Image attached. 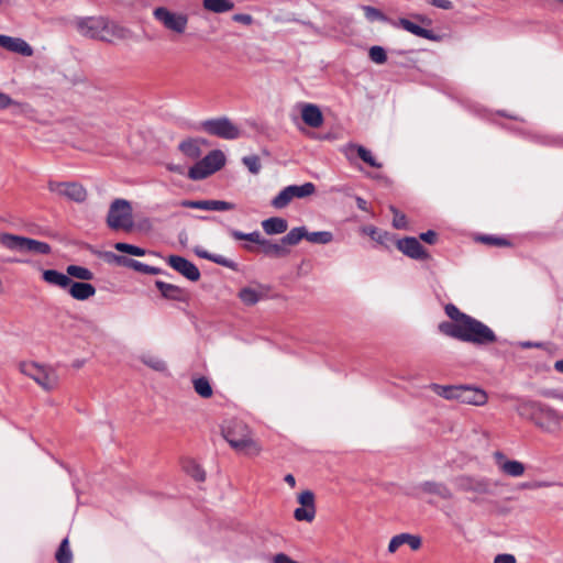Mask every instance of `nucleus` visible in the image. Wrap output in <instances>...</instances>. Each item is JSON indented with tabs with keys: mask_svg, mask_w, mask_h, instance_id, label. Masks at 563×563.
Here are the masks:
<instances>
[{
	"mask_svg": "<svg viewBox=\"0 0 563 563\" xmlns=\"http://www.w3.org/2000/svg\"><path fill=\"white\" fill-rule=\"evenodd\" d=\"M203 8L210 12L223 13L231 11L234 3L230 0H203Z\"/></svg>",
	"mask_w": 563,
	"mask_h": 563,
	"instance_id": "nucleus-33",
	"label": "nucleus"
},
{
	"mask_svg": "<svg viewBox=\"0 0 563 563\" xmlns=\"http://www.w3.org/2000/svg\"><path fill=\"white\" fill-rule=\"evenodd\" d=\"M397 247L411 258H424L427 252L416 238H405L397 242Z\"/></svg>",
	"mask_w": 563,
	"mask_h": 563,
	"instance_id": "nucleus-22",
	"label": "nucleus"
},
{
	"mask_svg": "<svg viewBox=\"0 0 563 563\" xmlns=\"http://www.w3.org/2000/svg\"><path fill=\"white\" fill-rule=\"evenodd\" d=\"M419 20H421V22H428L429 23V20L422 18V16H418Z\"/></svg>",
	"mask_w": 563,
	"mask_h": 563,
	"instance_id": "nucleus-64",
	"label": "nucleus"
},
{
	"mask_svg": "<svg viewBox=\"0 0 563 563\" xmlns=\"http://www.w3.org/2000/svg\"><path fill=\"white\" fill-rule=\"evenodd\" d=\"M167 169L173 172V173H177V174H184V168L179 165H174V164H167L166 165Z\"/></svg>",
	"mask_w": 563,
	"mask_h": 563,
	"instance_id": "nucleus-58",
	"label": "nucleus"
},
{
	"mask_svg": "<svg viewBox=\"0 0 563 563\" xmlns=\"http://www.w3.org/2000/svg\"><path fill=\"white\" fill-rule=\"evenodd\" d=\"M354 152L357 153L360 158L362 161H364L366 164H368L369 166L375 167V168H380L382 167V164L378 163L375 159V157L373 156V154L368 150H366L365 147H363L361 145H356V144H349L344 148V153L347 156V158H350L351 154L354 153Z\"/></svg>",
	"mask_w": 563,
	"mask_h": 563,
	"instance_id": "nucleus-25",
	"label": "nucleus"
},
{
	"mask_svg": "<svg viewBox=\"0 0 563 563\" xmlns=\"http://www.w3.org/2000/svg\"><path fill=\"white\" fill-rule=\"evenodd\" d=\"M493 459L498 472L504 476L519 478L526 474L527 465L525 463L512 460L500 451L494 452Z\"/></svg>",
	"mask_w": 563,
	"mask_h": 563,
	"instance_id": "nucleus-11",
	"label": "nucleus"
},
{
	"mask_svg": "<svg viewBox=\"0 0 563 563\" xmlns=\"http://www.w3.org/2000/svg\"><path fill=\"white\" fill-rule=\"evenodd\" d=\"M516 411L544 433L554 434L562 429V416L541 401L523 399L518 404Z\"/></svg>",
	"mask_w": 563,
	"mask_h": 563,
	"instance_id": "nucleus-3",
	"label": "nucleus"
},
{
	"mask_svg": "<svg viewBox=\"0 0 563 563\" xmlns=\"http://www.w3.org/2000/svg\"><path fill=\"white\" fill-rule=\"evenodd\" d=\"M431 388L437 395L448 400H457L459 386H443L434 384Z\"/></svg>",
	"mask_w": 563,
	"mask_h": 563,
	"instance_id": "nucleus-38",
	"label": "nucleus"
},
{
	"mask_svg": "<svg viewBox=\"0 0 563 563\" xmlns=\"http://www.w3.org/2000/svg\"><path fill=\"white\" fill-rule=\"evenodd\" d=\"M20 372L34 380L45 391H52L59 386V376L57 372L44 364L36 362H22L19 365Z\"/></svg>",
	"mask_w": 563,
	"mask_h": 563,
	"instance_id": "nucleus-6",
	"label": "nucleus"
},
{
	"mask_svg": "<svg viewBox=\"0 0 563 563\" xmlns=\"http://www.w3.org/2000/svg\"><path fill=\"white\" fill-rule=\"evenodd\" d=\"M393 213H394V218H393V225L396 228V229H406L407 228V219H406V216L399 211H397L395 208H390Z\"/></svg>",
	"mask_w": 563,
	"mask_h": 563,
	"instance_id": "nucleus-51",
	"label": "nucleus"
},
{
	"mask_svg": "<svg viewBox=\"0 0 563 563\" xmlns=\"http://www.w3.org/2000/svg\"><path fill=\"white\" fill-rule=\"evenodd\" d=\"M221 434L230 448L247 457H257L263 453L262 443L254 437L252 429L243 421L231 419L221 424Z\"/></svg>",
	"mask_w": 563,
	"mask_h": 563,
	"instance_id": "nucleus-2",
	"label": "nucleus"
},
{
	"mask_svg": "<svg viewBox=\"0 0 563 563\" xmlns=\"http://www.w3.org/2000/svg\"><path fill=\"white\" fill-rule=\"evenodd\" d=\"M225 162L224 153L220 150H213L189 169L188 176L194 180L205 179L220 170Z\"/></svg>",
	"mask_w": 563,
	"mask_h": 563,
	"instance_id": "nucleus-8",
	"label": "nucleus"
},
{
	"mask_svg": "<svg viewBox=\"0 0 563 563\" xmlns=\"http://www.w3.org/2000/svg\"><path fill=\"white\" fill-rule=\"evenodd\" d=\"M363 11H364L366 19L371 22L387 20L385 14L374 7L365 5V7H363Z\"/></svg>",
	"mask_w": 563,
	"mask_h": 563,
	"instance_id": "nucleus-46",
	"label": "nucleus"
},
{
	"mask_svg": "<svg viewBox=\"0 0 563 563\" xmlns=\"http://www.w3.org/2000/svg\"><path fill=\"white\" fill-rule=\"evenodd\" d=\"M398 25H400L402 29H405L406 31L410 32L411 34H413L416 36L428 38V40L433 38V36L429 30H426V29L412 23L411 21H409L407 19H399Z\"/></svg>",
	"mask_w": 563,
	"mask_h": 563,
	"instance_id": "nucleus-34",
	"label": "nucleus"
},
{
	"mask_svg": "<svg viewBox=\"0 0 563 563\" xmlns=\"http://www.w3.org/2000/svg\"><path fill=\"white\" fill-rule=\"evenodd\" d=\"M306 240L312 244H329L333 241V234L330 231L308 232Z\"/></svg>",
	"mask_w": 563,
	"mask_h": 563,
	"instance_id": "nucleus-37",
	"label": "nucleus"
},
{
	"mask_svg": "<svg viewBox=\"0 0 563 563\" xmlns=\"http://www.w3.org/2000/svg\"><path fill=\"white\" fill-rule=\"evenodd\" d=\"M184 207L194 209H203L212 211H229L235 208V205L223 200H197V201H184Z\"/></svg>",
	"mask_w": 563,
	"mask_h": 563,
	"instance_id": "nucleus-21",
	"label": "nucleus"
},
{
	"mask_svg": "<svg viewBox=\"0 0 563 563\" xmlns=\"http://www.w3.org/2000/svg\"><path fill=\"white\" fill-rule=\"evenodd\" d=\"M420 239L429 244H433L437 241V233L434 231H427L420 234Z\"/></svg>",
	"mask_w": 563,
	"mask_h": 563,
	"instance_id": "nucleus-55",
	"label": "nucleus"
},
{
	"mask_svg": "<svg viewBox=\"0 0 563 563\" xmlns=\"http://www.w3.org/2000/svg\"><path fill=\"white\" fill-rule=\"evenodd\" d=\"M261 245L263 246V252L267 255L280 256V255H284L287 253L283 246L275 244V243H269V242L265 241V244H261Z\"/></svg>",
	"mask_w": 563,
	"mask_h": 563,
	"instance_id": "nucleus-48",
	"label": "nucleus"
},
{
	"mask_svg": "<svg viewBox=\"0 0 563 563\" xmlns=\"http://www.w3.org/2000/svg\"><path fill=\"white\" fill-rule=\"evenodd\" d=\"M230 234L234 240L238 241L246 240L256 244H265V240L261 238V234L258 232L243 233L238 230H231Z\"/></svg>",
	"mask_w": 563,
	"mask_h": 563,
	"instance_id": "nucleus-44",
	"label": "nucleus"
},
{
	"mask_svg": "<svg viewBox=\"0 0 563 563\" xmlns=\"http://www.w3.org/2000/svg\"><path fill=\"white\" fill-rule=\"evenodd\" d=\"M155 285L159 292L162 294V296L168 300L184 301L186 299L185 290L176 285L164 283L161 280H157Z\"/></svg>",
	"mask_w": 563,
	"mask_h": 563,
	"instance_id": "nucleus-24",
	"label": "nucleus"
},
{
	"mask_svg": "<svg viewBox=\"0 0 563 563\" xmlns=\"http://www.w3.org/2000/svg\"><path fill=\"white\" fill-rule=\"evenodd\" d=\"M482 240L486 243L494 244V245H508V243L504 239L485 236Z\"/></svg>",
	"mask_w": 563,
	"mask_h": 563,
	"instance_id": "nucleus-57",
	"label": "nucleus"
},
{
	"mask_svg": "<svg viewBox=\"0 0 563 563\" xmlns=\"http://www.w3.org/2000/svg\"><path fill=\"white\" fill-rule=\"evenodd\" d=\"M269 294V287L258 282H251L242 286L236 297L246 307H253L266 299Z\"/></svg>",
	"mask_w": 563,
	"mask_h": 563,
	"instance_id": "nucleus-10",
	"label": "nucleus"
},
{
	"mask_svg": "<svg viewBox=\"0 0 563 563\" xmlns=\"http://www.w3.org/2000/svg\"><path fill=\"white\" fill-rule=\"evenodd\" d=\"M209 146L205 139H189L179 144V150L186 156L195 159L201 155L202 147Z\"/></svg>",
	"mask_w": 563,
	"mask_h": 563,
	"instance_id": "nucleus-23",
	"label": "nucleus"
},
{
	"mask_svg": "<svg viewBox=\"0 0 563 563\" xmlns=\"http://www.w3.org/2000/svg\"><path fill=\"white\" fill-rule=\"evenodd\" d=\"M291 191L288 187H285L273 200L272 206L276 209H284L292 200Z\"/></svg>",
	"mask_w": 563,
	"mask_h": 563,
	"instance_id": "nucleus-41",
	"label": "nucleus"
},
{
	"mask_svg": "<svg viewBox=\"0 0 563 563\" xmlns=\"http://www.w3.org/2000/svg\"><path fill=\"white\" fill-rule=\"evenodd\" d=\"M67 274L80 280H90L93 277L92 273L88 268L77 265H69L67 267Z\"/></svg>",
	"mask_w": 563,
	"mask_h": 563,
	"instance_id": "nucleus-43",
	"label": "nucleus"
},
{
	"mask_svg": "<svg viewBox=\"0 0 563 563\" xmlns=\"http://www.w3.org/2000/svg\"><path fill=\"white\" fill-rule=\"evenodd\" d=\"M457 484L459 487L465 492L478 495H489L492 493L489 481L486 478L464 475L459 477Z\"/></svg>",
	"mask_w": 563,
	"mask_h": 563,
	"instance_id": "nucleus-19",
	"label": "nucleus"
},
{
	"mask_svg": "<svg viewBox=\"0 0 563 563\" xmlns=\"http://www.w3.org/2000/svg\"><path fill=\"white\" fill-rule=\"evenodd\" d=\"M167 263L172 268H174L176 272H178L180 275H183L190 282L199 280L200 272L198 267L194 263L186 260L185 257L178 255H170L167 258Z\"/></svg>",
	"mask_w": 563,
	"mask_h": 563,
	"instance_id": "nucleus-17",
	"label": "nucleus"
},
{
	"mask_svg": "<svg viewBox=\"0 0 563 563\" xmlns=\"http://www.w3.org/2000/svg\"><path fill=\"white\" fill-rule=\"evenodd\" d=\"M77 32L86 37L112 42L121 40L123 36L122 27L108 22L102 16L81 18L75 21Z\"/></svg>",
	"mask_w": 563,
	"mask_h": 563,
	"instance_id": "nucleus-4",
	"label": "nucleus"
},
{
	"mask_svg": "<svg viewBox=\"0 0 563 563\" xmlns=\"http://www.w3.org/2000/svg\"><path fill=\"white\" fill-rule=\"evenodd\" d=\"M554 368H555L559 373H562V374H563V360L556 361V362L554 363Z\"/></svg>",
	"mask_w": 563,
	"mask_h": 563,
	"instance_id": "nucleus-61",
	"label": "nucleus"
},
{
	"mask_svg": "<svg viewBox=\"0 0 563 563\" xmlns=\"http://www.w3.org/2000/svg\"><path fill=\"white\" fill-rule=\"evenodd\" d=\"M43 279L47 284L58 286L60 288H67L70 285V278L55 269L43 271Z\"/></svg>",
	"mask_w": 563,
	"mask_h": 563,
	"instance_id": "nucleus-30",
	"label": "nucleus"
},
{
	"mask_svg": "<svg viewBox=\"0 0 563 563\" xmlns=\"http://www.w3.org/2000/svg\"><path fill=\"white\" fill-rule=\"evenodd\" d=\"M289 189L291 191L292 198H305L313 195L316 191V187L312 183H306L300 186L291 185L289 186Z\"/></svg>",
	"mask_w": 563,
	"mask_h": 563,
	"instance_id": "nucleus-40",
	"label": "nucleus"
},
{
	"mask_svg": "<svg viewBox=\"0 0 563 563\" xmlns=\"http://www.w3.org/2000/svg\"><path fill=\"white\" fill-rule=\"evenodd\" d=\"M233 20L245 25H250L253 22V18L250 14H235Z\"/></svg>",
	"mask_w": 563,
	"mask_h": 563,
	"instance_id": "nucleus-56",
	"label": "nucleus"
},
{
	"mask_svg": "<svg viewBox=\"0 0 563 563\" xmlns=\"http://www.w3.org/2000/svg\"><path fill=\"white\" fill-rule=\"evenodd\" d=\"M114 249L117 251H119V252L128 253V254H131V255H134V256H143V255H145V250L144 249H141V247L132 245V244L123 243V242L115 243L114 244Z\"/></svg>",
	"mask_w": 563,
	"mask_h": 563,
	"instance_id": "nucleus-45",
	"label": "nucleus"
},
{
	"mask_svg": "<svg viewBox=\"0 0 563 563\" xmlns=\"http://www.w3.org/2000/svg\"><path fill=\"white\" fill-rule=\"evenodd\" d=\"M299 507L295 509L294 517L297 521L311 522L316 517L314 494L309 490H302L297 496Z\"/></svg>",
	"mask_w": 563,
	"mask_h": 563,
	"instance_id": "nucleus-14",
	"label": "nucleus"
},
{
	"mask_svg": "<svg viewBox=\"0 0 563 563\" xmlns=\"http://www.w3.org/2000/svg\"><path fill=\"white\" fill-rule=\"evenodd\" d=\"M0 47L23 57H31L34 54L33 47L26 41L15 36L0 34Z\"/></svg>",
	"mask_w": 563,
	"mask_h": 563,
	"instance_id": "nucleus-18",
	"label": "nucleus"
},
{
	"mask_svg": "<svg viewBox=\"0 0 563 563\" xmlns=\"http://www.w3.org/2000/svg\"><path fill=\"white\" fill-rule=\"evenodd\" d=\"M130 266L133 267L136 271L144 272V273H150V274H156L157 273L156 268L150 267L148 265H145V264H143L141 262H137V261H131L130 262Z\"/></svg>",
	"mask_w": 563,
	"mask_h": 563,
	"instance_id": "nucleus-52",
	"label": "nucleus"
},
{
	"mask_svg": "<svg viewBox=\"0 0 563 563\" xmlns=\"http://www.w3.org/2000/svg\"><path fill=\"white\" fill-rule=\"evenodd\" d=\"M56 560L58 563H71L73 553L69 548L68 539H64L56 552Z\"/></svg>",
	"mask_w": 563,
	"mask_h": 563,
	"instance_id": "nucleus-42",
	"label": "nucleus"
},
{
	"mask_svg": "<svg viewBox=\"0 0 563 563\" xmlns=\"http://www.w3.org/2000/svg\"><path fill=\"white\" fill-rule=\"evenodd\" d=\"M284 481L291 487L294 488L296 486V479L295 477L291 475V474H287L284 478Z\"/></svg>",
	"mask_w": 563,
	"mask_h": 563,
	"instance_id": "nucleus-59",
	"label": "nucleus"
},
{
	"mask_svg": "<svg viewBox=\"0 0 563 563\" xmlns=\"http://www.w3.org/2000/svg\"><path fill=\"white\" fill-rule=\"evenodd\" d=\"M298 111L302 122L306 125L312 129H319L323 125L324 117L319 106L303 102L298 104Z\"/></svg>",
	"mask_w": 563,
	"mask_h": 563,
	"instance_id": "nucleus-16",
	"label": "nucleus"
},
{
	"mask_svg": "<svg viewBox=\"0 0 563 563\" xmlns=\"http://www.w3.org/2000/svg\"><path fill=\"white\" fill-rule=\"evenodd\" d=\"M307 229L305 227L292 228L283 239L282 242L286 245H297L301 240L306 239Z\"/></svg>",
	"mask_w": 563,
	"mask_h": 563,
	"instance_id": "nucleus-35",
	"label": "nucleus"
},
{
	"mask_svg": "<svg viewBox=\"0 0 563 563\" xmlns=\"http://www.w3.org/2000/svg\"><path fill=\"white\" fill-rule=\"evenodd\" d=\"M141 361L146 366L157 372H164L167 368L166 363L159 356L150 352L143 353L141 356Z\"/></svg>",
	"mask_w": 563,
	"mask_h": 563,
	"instance_id": "nucleus-36",
	"label": "nucleus"
},
{
	"mask_svg": "<svg viewBox=\"0 0 563 563\" xmlns=\"http://www.w3.org/2000/svg\"><path fill=\"white\" fill-rule=\"evenodd\" d=\"M536 488H547V487H551L552 484L549 483V482H538L533 485Z\"/></svg>",
	"mask_w": 563,
	"mask_h": 563,
	"instance_id": "nucleus-60",
	"label": "nucleus"
},
{
	"mask_svg": "<svg viewBox=\"0 0 563 563\" xmlns=\"http://www.w3.org/2000/svg\"><path fill=\"white\" fill-rule=\"evenodd\" d=\"M196 254L201 258L209 260V261L217 263L219 265H222L224 267L234 268V266H235L232 261H230L221 255L210 254L209 252H207L205 250L197 249Z\"/></svg>",
	"mask_w": 563,
	"mask_h": 563,
	"instance_id": "nucleus-39",
	"label": "nucleus"
},
{
	"mask_svg": "<svg viewBox=\"0 0 563 563\" xmlns=\"http://www.w3.org/2000/svg\"><path fill=\"white\" fill-rule=\"evenodd\" d=\"M8 3V0H0V9Z\"/></svg>",
	"mask_w": 563,
	"mask_h": 563,
	"instance_id": "nucleus-63",
	"label": "nucleus"
},
{
	"mask_svg": "<svg viewBox=\"0 0 563 563\" xmlns=\"http://www.w3.org/2000/svg\"><path fill=\"white\" fill-rule=\"evenodd\" d=\"M154 18L168 31L175 34H184L188 27V15L181 12L170 11L165 7L156 8Z\"/></svg>",
	"mask_w": 563,
	"mask_h": 563,
	"instance_id": "nucleus-9",
	"label": "nucleus"
},
{
	"mask_svg": "<svg viewBox=\"0 0 563 563\" xmlns=\"http://www.w3.org/2000/svg\"><path fill=\"white\" fill-rule=\"evenodd\" d=\"M69 287V294L73 298L77 300H86L95 295L96 289L91 284L88 283H79L75 282L73 283L70 280Z\"/></svg>",
	"mask_w": 563,
	"mask_h": 563,
	"instance_id": "nucleus-28",
	"label": "nucleus"
},
{
	"mask_svg": "<svg viewBox=\"0 0 563 563\" xmlns=\"http://www.w3.org/2000/svg\"><path fill=\"white\" fill-rule=\"evenodd\" d=\"M12 109L15 114H25L30 111V106L12 99L9 95L0 91V110Z\"/></svg>",
	"mask_w": 563,
	"mask_h": 563,
	"instance_id": "nucleus-27",
	"label": "nucleus"
},
{
	"mask_svg": "<svg viewBox=\"0 0 563 563\" xmlns=\"http://www.w3.org/2000/svg\"><path fill=\"white\" fill-rule=\"evenodd\" d=\"M191 382L195 393L201 398L209 399L213 396V388L207 377L197 376Z\"/></svg>",
	"mask_w": 563,
	"mask_h": 563,
	"instance_id": "nucleus-31",
	"label": "nucleus"
},
{
	"mask_svg": "<svg viewBox=\"0 0 563 563\" xmlns=\"http://www.w3.org/2000/svg\"><path fill=\"white\" fill-rule=\"evenodd\" d=\"M493 563H517V559L510 553H500L494 558Z\"/></svg>",
	"mask_w": 563,
	"mask_h": 563,
	"instance_id": "nucleus-53",
	"label": "nucleus"
},
{
	"mask_svg": "<svg viewBox=\"0 0 563 563\" xmlns=\"http://www.w3.org/2000/svg\"><path fill=\"white\" fill-rule=\"evenodd\" d=\"M422 540L417 534L411 533H400L394 536L388 544V552L394 554L398 551V549L402 545H408L411 550L417 551L421 548Z\"/></svg>",
	"mask_w": 563,
	"mask_h": 563,
	"instance_id": "nucleus-20",
	"label": "nucleus"
},
{
	"mask_svg": "<svg viewBox=\"0 0 563 563\" xmlns=\"http://www.w3.org/2000/svg\"><path fill=\"white\" fill-rule=\"evenodd\" d=\"M421 488L424 493L437 495L443 499H451L453 497L452 490L441 483L426 482Z\"/></svg>",
	"mask_w": 563,
	"mask_h": 563,
	"instance_id": "nucleus-32",
	"label": "nucleus"
},
{
	"mask_svg": "<svg viewBox=\"0 0 563 563\" xmlns=\"http://www.w3.org/2000/svg\"><path fill=\"white\" fill-rule=\"evenodd\" d=\"M262 228L268 235L285 233L288 229V222L284 218L272 217L262 221Z\"/></svg>",
	"mask_w": 563,
	"mask_h": 563,
	"instance_id": "nucleus-26",
	"label": "nucleus"
},
{
	"mask_svg": "<svg viewBox=\"0 0 563 563\" xmlns=\"http://www.w3.org/2000/svg\"><path fill=\"white\" fill-rule=\"evenodd\" d=\"M369 58L376 64H384L387 60V55L382 46H373L368 52Z\"/></svg>",
	"mask_w": 563,
	"mask_h": 563,
	"instance_id": "nucleus-47",
	"label": "nucleus"
},
{
	"mask_svg": "<svg viewBox=\"0 0 563 563\" xmlns=\"http://www.w3.org/2000/svg\"><path fill=\"white\" fill-rule=\"evenodd\" d=\"M430 4L443 10H450L453 8V3L450 0H431Z\"/></svg>",
	"mask_w": 563,
	"mask_h": 563,
	"instance_id": "nucleus-54",
	"label": "nucleus"
},
{
	"mask_svg": "<svg viewBox=\"0 0 563 563\" xmlns=\"http://www.w3.org/2000/svg\"><path fill=\"white\" fill-rule=\"evenodd\" d=\"M357 205H358V207H360V208H362V209H364V208H365V207H364L365 201H364L363 199H361V198H358V199H357Z\"/></svg>",
	"mask_w": 563,
	"mask_h": 563,
	"instance_id": "nucleus-62",
	"label": "nucleus"
},
{
	"mask_svg": "<svg viewBox=\"0 0 563 563\" xmlns=\"http://www.w3.org/2000/svg\"><path fill=\"white\" fill-rule=\"evenodd\" d=\"M107 225L115 231L131 232L134 229L133 209L126 199H114L108 210Z\"/></svg>",
	"mask_w": 563,
	"mask_h": 563,
	"instance_id": "nucleus-7",
	"label": "nucleus"
},
{
	"mask_svg": "<svg viewBox=\"0 0 563 563\" xmlns=\"http://www.w3.org/2000/svg\"><path fill=\"white\" fill-rule=\"evenodd\" d=\"M457 401L465 405L484 406L488 401V395L479 387L459 385Z\"/></svg>",
	"mask_w": 563,
	"mask_h": 563,
	"instance_id": "nucleus-15",
	"label": "nucleus"
},
{
	"mask_svg": "<svg viewBox=\"0 0 563 563\" xmlns=\"http://www.w3.org/2000/svg\"><path fill=\"white\" fill-rule=\"evenodd\" d=\"M47 188L52 194L75 202H84L87 198V190L77 183L49 181Z\"/></svg>",
	"mask_w": 563,
	"mask_h": 563,
	"instance_id": "nucleus-12",
	"label": "nucleus"
},
{
	"mask_svg": "<svg viewBox=\"0 0 563 563\" xmlns=\"http://www.w3.org/2000/svg\"><path fill=\"white\" fill-rule=\"evenodd\" d=\"M445 313L451 321L439 324L438 328L442 334L474 344H488L496 341L495 333L487 325L461 312L454 305H446Z\"/></svg>",
	"mask_w": 563,
	"mask_h": 563,
	"instance_id": "nucleus-1",
	"label": "nucleus"
},
{
	"mask_svg": "<svg viewBox=\"0 0 563 563\" xmlns=\"http://www.w3.org/2000/svg\"><path fill=\"white\" fill-rule=\"evenodd\" d=\"M243 163L252 174H257L261 169V163L257 156H246L243 158Z\"/></svg>",
	"mask_w": 563,
	"mask_h": 563,
	"instance_id": "nucleus-50",
	"label": "nucleus"
},
{
	"mask_svg": "<svg viewBox=\"0 0 563 563\" xmlns=\"http://www.w3.org/2000/svg\"><path fill=\"white\" fill-rule=\"evenodd\" d=\"M363 232L379 243H385L387 239L386 232H380L374 227H365Z\"/></svg>",
	"mask_w": 563,
	"mask_h": 563,
	"instance_id": "nucleus-49",
	"label": "nucleus"
},
{
	"mask_svg": "<svg viewBox=\"0 0 563 563\" xmlns=\"http://www.w3.org/2000/svg\"><path fill=\"white\" fill-rule=\"evenodd\" d=\"M183 471L197 482L206 479V472L202 466L192 459H185L181 462Z\"/></svg>",
	"mask_w": 563,
	"mask_h": 563,
	"instance_id": "nucleus-29",
	"label": "nucleus"
},
{
	"mask_svg": "<svg viewBox=\"0 0 563 563\" xmlns=\"http://www.w3.org/2000/svg\"><path fill=\"white\" fill-rule=\"evenodd\" d=\"M203 129L209 134L225 140H234L240 136L239 128L227 118L209 120L203 123Z\"/></svg>",
	"mask_w": 563,
	"mask_h": 563,
	"instance_id": "nucleus-13",
	"label": "nucleus"
},
{
	"mask_svg": "<svg viewBox=\"0 0 563 563\" xmlns=\"http://www.w3.org/2000/svg\"><path fill=\"white\" fill-rule=\"evenodd\" d=\"M0 246L20 255H48L52 252L46 242L9 232H0Z\"/></svg>",
	"mask_w": 563,
	"mask_h": 563,
	"instance_id": "nucleus-5",
	"label": "nucleus"
}]
</instances>
